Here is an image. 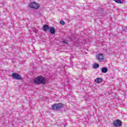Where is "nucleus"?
<instances>
[{"label":"nucleus","mask_w":127,"mask_h":127,"mask_svg":"<svg viewBox=\"0 0 127 127\" xmlns=\"http://www.w3.org/2000/svg\"><path fill=\"white\" fill-rule=\"evenodd\" d=\"M34 83L37 85H45L46 84V78L42 76L37 77L34 79Z\"/></svg>","instance_id":"1"},{"label":"nucleus","mask_w":127,"mask_h":127,"mask_svg":"<svg viewBox=\"0 0 127 127\" xmlns=\"http://www.w3.org/2000/svg\"><path fill=\"white\" fill-rule=\"evenodd\" d=\"M29 7L31 8H34L35 9H37L39 8V4L35 2H31L29 4Z\"/></svg>","instance_id":"2"},{"label":"nucleus","mask_w":127,"mask_h":127,"mask_svg":"<svg viewBox=\"0 0 127 127\" xmlns=\"http://www.w3.org/2000/svg\"><path fill=\"white\" fill-rule=\"evenodd\" d=\"M11 77L13 79H15V80H19L21 81L22 80V78L20 75L18 74L17 73H13L11 74Z\"/></svg>","instance_id":"3"},{"label":"nucleus","mask_w":127,"mask_h":127,"mask_svg":"<svg viewBox=\"0 0 127 127\" xmlns=\"http://www.w3.org/2000/svg\"><path fill=\"white\" fill-rule=\"evenodd\" d=\"M63 108V105L62 103H59L58 104H54L52 105V109L53 110H59V109H61Z\"/></svg>","instance_id":"4"},{"label":"nucleus","mask_w":127,"mask_h":127,"mask_svg":"<svg viewBox=\"0 0 127 127\" xmlns=\"http://www.w3.org/2000/svg\"><path fill=\"white\" fill-rule=\"evenodd\" d=\"M113 126L115 127H122V121L120 120H117L113 122Z\"/></svg>","instance_id":"5"},{"label":"nucleus","mask_w":127,"mask_h":127,"mask_svg":"<svg viewBox=\"0 0 127 127\" xmlns=\"http://www.w3.org/2000/svg\"><path fill=\"white\" fill-rule=\"evenodd\" d=\"M49 31L51 34H55V32H56V30L53 27H50Z\"/></svg>","instance_id":"6"},{"label":"nucleus","mask_w":127,"mask_h":127,"mask_svg":"<svg viewBox=\"0 0 127 127\" xmlns=\"http://www.w3.org/2000/svg\"><path fill=\"white\" fill-rule=\"evenodd\" d=\"M43 29L44 31H47L50 29V27H49L48 25H44L43 27Z\"/></svg>","instance_id":"7"},{"label":"nucleus","mask_w":127,"mask_h":127,"mask_svg":"<svg viewBox=\"0 0 127 127\" xmlns=\"http://www.w3.org/2000/svg\"><path fill=\"white\" fill-rule=\"evenodd\" d=\"M97 57V59L99 61H103V60H104V56H103L102 54H99Z\"/></svg>","instance_id":"8"},{"label":"nucleus","mask_w":127,"mask_h":127,"mask_svg":"<svg viewBox=\"0 0 127 127\" xmlns=\"http://www.w3.org/2000/svg\"><path fill=\"white\" fill-rule=\"evenodd\" d=\"M95 82H96L98 84H100V83H102V82H103V79L102 78L98 77L95 79Z\"/></svg>","instance_id":"9"},{"label":"nucleus","mask_w":127,"mask_h":127,"mask_svg":"<svg viewBox=\"0 0 127 127\" xmlns=\"http://www.w3.org/2000/svg\"><path fill=\"white\" fill-rule=\"evenodd\" d=\"M101 71L102 73H107V72H108V68H107L106 67H103L101 69Z\"/></svg>","instance_id":"10"},{"label":"nucleus","mask_w":127,"mask_h":127,"mask_svg":"<svg viewBox=\"0 0 127 127\" xmlns=\"http://www.w3.org/2000/svg\"><path fill=\"white\" fill-rule=\"evenodd\" d=\"M117 3H124L125 0H114Z\"/></svg>","instance_id":"11"},{"label":"nucleus","mask_w":127,"mask_h":127,"mask_svg":"<svg viewBox=\"0 0 127 127\" xmlns=\"http://www.w3.org/2000/svg\"><path fill=\"white\" fill-rule=\"evenodd\" d=\"M94 69H97V68H99L100 67V65L98 64H94Z\"/></svg>","instance_id":"12"},{"label":"nucleus","mask_w":127,"mask_h":127,"mask_svg":"<svg viewBox=\"0 0 127 127\" xmlns=\"http://www.w3.org/2000/svg\"><path fill=\"white\" fill-rule=\"evenodd\" d=\"M60 24H62V25H65V22L63 20H61L60 21Z\"/></svg>","instance_id":"13"},{"label":"nucleus","mask_w":127,"mask_h":127,"mask_svg":"<svg viewBox=\"0 0 127 127\" xmlns=\"http://www.w3.org/2000/svg\"><path fill=\"white\" fill-rule=\"evenodd\" d=\"M63 43H64L65 44H68V42L66 41H63Z\"/></svg>","instance_id":"14"},{"label":"nucleus","mask_w":127,"mask_h":127,"mask_svg":"<svg viewBox=\"0 0 127 127\" xmlns=\"http://www.w3.org/2000/svg\"><path fill=\"white\" fill-rule=\"evenodd\" d=\"M125 32H126V30H127V27H125Z\"/></svg>","instance_id":"15"}]
</instances>
